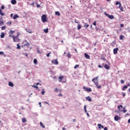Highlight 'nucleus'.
<instances>
[{
    "instance_id": "nucleus-1",
    "label": "nucleus",
    "mask_w": 130,
    "mask_h": 130,
    "mask_svg": "<svg viewBox=\"0 0 130 130\" xmlns=\"http://www.w3.org/2000/svg\"><path fill=\"white\" fill-rule=\"evenodd\" d=\"M92 82H93L98 89H101V85H98V77L92 79Z\"/></svg>"
},
{
    "instance_id": "nucleus-2",
    "label": "nucleus",
    "mask_w": 130,
    "mask_h": 130,
    "mask_svg": "<svg viewBox=\"0 0 130 130\" xmlns=\"http://www.w3.org/2000/svg\"><path fill=\"white\" fill-rule=\"evenodd\" d=\"M19 36H20L19 32H17L16 36H13L12 38L13 39L14 42H19L20 41V39L19 38Z\"/></svg>"
},
{
    "instance_id": "nucleus-3",
    "label": "nucleus",
    "mask_w": 130,
    "mask_h": 130,
    "mask_svg": "<svg viewBox=\"0 0 130 130\" xmlns=\"http://www.w3.org/2000/svg\"><path fill=\"white\" fill-rule=\"evenodd\" d=\"M122 105H120L118 106V109L120 111H122L123 112V113H125V112H126L127 110H125V108H123V110H121V108H122Z\"/></svg>"
},
{
    "instance_id": "nucleus-4",
    "label": "nucleus",
    "mask_w": 130,
    "mask_h": 130,
    "mask_svg": "<svg viewBox=\"0 0 130 130\" xmlns=\"http://www.w3.org/2000/svg\"><path fill=\"white\" fill-rule=\"evenodd\" d=\"M42 21L43 23H45L47 21V17L46 15H43L42 16Z\"/></svg>"
},
{
    "instance_id": "nucleus-5",
    "label": "nucleus",
    "mask_w": 130,
    "mask_h": 130,
    "mask_svg": "<svg viewBox=\"0 0 130 130\" xmlns=\"http://www.w3.org/2000/svg\"><path fill=\"white\" fill-rule=\"evenodd\" d=\"M105 16H106L107 17H108V18H109V19H110L111 20H112L113 19H114V16H113V15H109L108 14H107V13L105 12Z\"/></svg>"
},
{
    "instance_id": "nucleus-6",
    "label": "nucleus",
    "mask_w": 130,
    "mask_h": 130,
    "mask_svg": "<svg viewBox=\"0 0 130 130\" xmlns=\"http://www.w3.org/2000/svg\"><path fill=\"white\" fill-rule=\"evenodd\" d=\"M14 33H15V30H10V31L9 32V37H12L14 36V35H13V34H14Z\"/></svg>"
},
{
    "instance_id": "nucleus-7",
    "label": "nucleus",
    "mask_w": 130,
    "mask_h": 130,
    "mask_svg": "<svg viewBox=\"0 0 130 130\" xmlns=\"http://www.w3.org/2000/svg\"><path fill=\"white\" fill-rule=\"evenodd\" d=\"M51 62L53 63V64H58V61H57V59H53L51 61Z\"/></svg>"
},
{
    "instance_id": "nucleus-8",
    "label": "nucleus",
    "mask_w": 130,
    "mask_h": 130,
    "mask_svg": "<svg viewBox=\"0 0 130 130\" xmlns=\"http://www.w3.org/2000/svg\"><path fill=\"white\" fill-rule=\"evenodd\" d=\"M83 89H85L86 90V91H87L88 92H92V89H91V88H86V87L83 86Z\"/></svg>"
},
{
    "instance_id": "nucleus-9",
    "label": "nucleus",
    "mask_w": 130,
    "mask_h": 130,
    "mask_svg": "<svg viewBox=\"0 0 130 130\" xmlns=\"http://www.w3.org/2000/svg\"><path fill=\"white\" fill-rule=\"evenodd\" d=\"M118 48H116L113 49V53L114 54H117V52L118 51Z\"/></svg>"
},
{
    "instance_id": "nucleus-10",
    "label": "nucleus",
    "mask_w": 130,
    "mask_h": 130,
    "mask_svg": "<svg viewBox=\"0 0 130 130\" xmlns=\"http://www.w3.org/2000/svg\"><path fill=\"white\" fill-rule=\"evenodd\" d=\"M114 119L116 121H118V120H120V118L118 115H116L114 117Z\"/></svg>"
},
{
    "instance_id": "nucleus-11",
    "label": "nucleus",
    "mask_w": 130,
    "mask_h": 130,
    "mask_svg": "<svg viewBox=\"0 0 130 130\" xmlns=\"http://www.w3.org/2000/svg\"><path fill=\"white\" fill-rule=\"evenodd\" d=\"M98 128L99 129H101V128H104V126L103 125H102V124L99 123L98 124Z\"/></svg>"
},
{
    "instance_id": "nucleus-12",
    "label": "nucleus",
    "mask_w": 130,
    "mask_h": 130,
    "mask_svg": "<svg viewBox=\"0 0 130 130\" xmlns=\"http://www.w3.org/2000/svg\"><path fill=\"white\" fill-rule=\"evenodd\" d=\"M5 24L4 20H3V17L0 19V26H3Z\"/></svg>"
},
{
    "instance_id": "nucleus-13",
    "label": "nucleus",
    "mask_w": 130,
    "mask_h": 130,
    "mask_svg": "<svg viewBox=\"0 0 130 130\" xmlns=\"http://www.w3.org/2000/svg\"><path fill=\"white\" fill-rule=\"evenodd\" d=\"M64 78V76H60L58 77V81L60 83H61V82H62V79Z\"/></svg>"
},
{
    "instance_id": "nucleus-14",
    "label": "nucleus",
    "mask_w": 130,
    "mask_h": 130,
    "mask_svg": "<svg viewBox=\"0 0 130 130\" xmlns=\"http://www.w3.org/2000/svg\"><path fill=\"white\" fill-rule=\"evenodd\" d=\"M104 68L106 69V70H110V67L107 65V64L104 65Z\"/></svg>"
},
{
    "instance_id": "nucleus-15",
    "label": "nucleus",
    "mask_w": 130,
    "mask_h": 130,
    "mask_svg": "<svg viewBox=\"0 0 130 130\" xmlns=\"http://www.w3.org/2000/svg\"><path fill=\"white\" fill-rule=\"evenodd\" d=\"M85 58H86V59H89L90 58V55L87 54V53H84Z\"/></svg>"
},
{
    "instance_id": "nucleus-16",
    "label": "nucleus",
    "mask_w": 130,
    "mask_h": 130,
    "mask_svg": "<svg viewBox=\"0 0 130 130\" xmlns=\"http://www.w3.org/2000/svg\"><path fill=\"white\" fill-rule=\"evenodd\" d=\"M38 85H39V83H37L35 85H32L31 87H32V88H36V89H38Z\"/></svg>"
},
{
    "instance_id": "nucleus-17",
    "label": "nucleus",
    "mask_w": 130,
    "mask_h": 130,
    "mask_svg": "<svg viewBox=\"0 0 130 130\" xmlns=\"http://www.w3.org/2000/svg\"><path fill=\"white\" fill-rule=\"evenodd\" d=\"M86 100H87V101H89V102H91L92 101V99H91V98H90V96H87L86 98Z\"/></svg>"
},
{
    "instance_id": "nucleus-18",
    "label": "nucleus",
    "mask_w": 130,
    "mask_h": 130,
    "mask_svg": "<svg viewBox=\"0 0 130 130\" xmlns=\"http://www.w3.org/2000/svg\"><path fill=\"white\" fill-rule=\"evenodd\" d=\"M11 4L12 5H16L17 4V1H16V0H12Z\"/></svg>"
},
{
    "instance_id": "nucleus-19",
    "label": "nucleus",
    "mask_w": 130,
    "mask_h": 130,
    "mask_svg": "<svg viewBox=\"0 0 130 130\" xmlns=\"http://www.w3.org/2000/svg\"><path fill=\"white\" fill-rule=\"evenodd\" d=\"M22 122H23V123L27 122V120H26V118H22Z\"/></svg>"
},
{
    "instance_id": "nucleus-20",
    "label": "nucleus",
    "mask_w": 130,
    "mask_h": 130,
    "mask_svg": "<svg viewBox=\"0 0 130 130\" xmlns=\"http://www.w3.org/2000/svg\"><path fill=\"white\" fill-rule=\"evenodd\" d=\"M18 18H19V16H18V15H17V14L14 15L13 16L14 20H16V19H17Z\"/></svg>"
},
{
    "instance_id": "nucleus-21",
    "label": "nucleus",
    "mask_w": 130,
    "mask_h": 130,
    "mask_svg": "<svg viewBox=\"0 0 130 130\" xmlns=\"http://www.w3.org/2000/svg\"><path fill=\"white\" fill-rule=\"evenodd\" d=\"M40 124L41 126H42V127H43V128H45V126L44 125L43 123H42V122H40Z\"/></svg>"
},
{
    "instance_id": "nucleus-22",
    "label": "nucleus",
    "mask_w": 130,
    "mask_h": 130,
    "mask_svg": "<svg viewBox=\"0 0 130 130\" xmlns=\"http://www.w3.org/2000/svg\"><path fill=\"white\" fill-rule=\"evenodd\" d=\"M9 86H10V87H14V83H13L12 82H9Z\"/></svg>"
},
{
    "instance_id": "nucleus-23",
    "label": "nucleus",
    "mask_w": 130,
    "mask_h": 130,
    "mask_svg": "<svg viewBox=\"0 0 130 130\" xmlns=\"http://www.w3.org/2000/svg\"><path fill=\"white\" fill-rule=\"evenodd\" d=\"M34 63L35 64H38V61H37V59H34Z\"/></svg>"
},
{
    "instance_id": "nucleus-24",
    "label": "nucleus",
    "mask_w": 130,
    "mask_h": 130,
    "mask_svg": "<svg viewBox=\"0 0 130 130\" xmlns=\"http://www.w3.org/2000/svg\"><path fill=\"white\" fill-rule=\"evenodd\" d=\"M55 14L56 16H60V13H59V12H58V11H56V12H55Z\"/></svg>"
},
{
    "instance_id": "nucleus-25",
    "label": "nucleus",
    "mask_w": 130,
    "mask_h": 130,
    "mask_svg": "<svg viewBox=\"0 0 130 130\" xmlns=\"http://www.w3.org/2000/svg\"><path fill=\"white\" fill-rule=\"evenodd\" d=\"M1 38H5V32L1 33Z\"/></svg>"
},
{
    "instance_id": "nucleus-26",
    "label": "nucleus",
    "mask_w": 130,
    "mask_h": 130,
    "mask_svg": "<svg viewBox=\"0 0 130 130\" xmlns=\"http://www.w3.org/2000/svg\"><path fill=\"white\" fill-rule=\"evenodd\" d=\"M0 15L3 16H5V13L3 12L1 9H0Z\"/></svg>"
},
{
    "instance_id": "nucleus-27",
    "label": "nucleus",
    "mask_w": 130,
    "mask_h": 130,
    "mask_svg": "<svg viewBox=\"0 0 130 130\" xmlns=\"http://www.w3.org/2000/svg\"><path fill=\"white\" fill-rule=\"evenodd\" d=\"M123 38H124V36L123 35L120 36V40H123Z\"/></svg>"
},
{
    "instance_id": "nucleus-28",
    "label": "nucleus",
    "mask_w": 130,
    "mask_h": 130,
    "mask_svg": "<svg viewBox=\"0 0 130 130\" xmlns=\"http://www.w3.org/2000/svg\"><path fill=\"white\" fill-rule=\"evenodd\" d=\"M82 28V26L80 24H78L77 26L78 30H80Z\"/></svg>"
},
{
    "instance_id": "nucleus-29",
    "label": "nucleus",
    "mask_w": 130,
    "mask_h": 130,
    "mask_svg": "<svg viewBox=\"0 0 130 130\" xmlns=\"http://www.w3.org/2000/svg\"><path fill=\"white\" fill-rule=\"evenodd\" d=\"M125 89H127V86H126V85L123 86V87L122 88V91H124V90H125Z\"/></svg>"
},
{
    "instance_id": "nucleus-30",
    "label": "nucleus",
    "mask_w": 130,
    "mask_h": 130,
    "mask_svg": "<svg viewBox=\"0 0 130 130\" xmlns=\"http://www.w3.org/2000/svg\"><path fill=\"white\" fill-rule=\"evenodd\" d=\"M84 109L85 113H87V107L86 106V105L84 106Z\"/></svg>"
},
{
    "instance_id": "nucleus-31",
    "label": "nucleus",
    "mask_w": 130,
    "mask_h": 130,
    "mask_svg": "<svg viewBox=\"0 0 130 130\" xmlns=\"http://www.w3.org/2000/svg\"><path fill=\"white\" fill-rule=\"evenodd\" d=\"M44 32H45V33H48V28L44 29Z\"/></svg>"
},
{
    "instance_id": "nucleus-32",
    "label": "nucleus",
    "mask_w": 130,
    "mask_h": 130,
    "mask_svg": "<svg viewBox=\"0 0 130 130\" xmlns=\"http://www.w3.org/2000/svg\"><path fill=\"white\" fill-rule=\"evenodd\" d=\"M88 26H89V24H88L87 23H85L84 27H85V28H88Z\"/></svg>"
},
{
    "instance_id": "nucleus-33",
    "label": "nucleus",
    "mask_w": 130,
    "mask_h": 130,
    "mask_svg": "<svg viewBox=\"0 0 130 130\" xmlns=\"http://www.w3.org/2000/svg\"><path fill=\"white\" fill-rule=\"evenodd\" d=\"M6 26H4L2 27V30H6Z\"/></svg>"
},
{
    "instance_id": "nucleus-34",
    "label": "nucleus",
    "mask_w": 130,
    "mask_h": 130,
    "mask_svg": "<svg viewBox=\"0 0 130 130\" xmlns=\"http://www.w3.org/2000/svg\"><path fill=\"white\" fill-rule=\"evenodd\" d=\"M54 91L56 92V93H57L58 92V89L57 88H55V90H54Z\"/></svg>"
},
{
    "instance_id": "nucleus-35",
    "label": "nucleus",
    "mask_w": 130,
    "mask_h": 130,
    "mask_svg": "<svg viewBox=\"0 0 130 130\" xmlns=\"http://www.w3.org/2000/svg\"><path fill=\"white\" fill-rule=\"evenodd\" d=\"M67 56H68V58H70V57H71V54H70V53H68Z\"/></svg>"
},
{
    "instance_id": "nucleus-36",
    "label": "nucleus",
    "mask_w": 130,
    "mask_h": 130,
    "mask_svg": "<svg viewBox=\"0 0 130 130\" xmlns=\"http://www.w3.org/2000/svg\"><path fill=\"white\" fill-rule=\"evenodd\" d=\"M17 49H21V47L20 46V45H19V44H18L17 45Z\"/></svg>"
},
{
    "instance_id": "nucleus-37",
    "label": "nucleus",
    "mask_w": 130,
    "mask_h": 130,
    "mask_svg": "<svg viewBox=\"0 0 130 130\" xmlns=\"http://www.w3.org/2000/svg\"><path fill=\"white\" fill-rule=\"evenodd\" d=\"M79 64L75 65V66L74 67V69H78V68H79Z\"/></svg>"
},
{
    "instance_id": "nucleus-38",
    "label": "nucleus",
    "mask_w": 130,
    "mask_h": 130,
    "mask_svg": "<svg viewBox=\"0 0 130 130\" xmlns=\"http://www.w3.org/2000/svg\"><path fill=\"white\" fill-rule=\"evenodd\" d=\"M24 45H25V46H27L28 47V46H30V44H29V43H27Z\"/></svg>"
},
{
    "instance_id": "nucleus-39",
    "label": "nucleus",
    "mask_w": 130,
    "mask_h": 130,
    "mask_svg": "<svg viewBox=\"0 0 130 130\" xmlns=\"http://www.w3.org/2000/svg\"><path fill=\"white\" fill-rule=\"evenodd\" d=\"M7 24H8L9 25H12V22H11V21H8V22H7Z\"/></svg>"
},
{
    "instance_id": "nucleus-40",
    "label": "nucleus",
    "mask_w": 130,
    "mask_h": 130,
    "mask_svg": "<svg viewBox=\"0 0 130 130\" xmlns=\"http://www.w3.org/2000/svg\"><path fill=\"white\" fill-rule=\"evenodd\" d=\"M120 82H121V83H122V84H124V81L123 80H121L120 81Z\"/></svg>"
},
{
    "instance_id": "nucleus-41",
    "label": "nucleus",
    "mask_w": 130,
    "mask_h": 130,
    "mask_svg": "<svg viewBox=\"0 0 130 130\" xmlns=\"http://www.w3.org/2000/svg\"><path fill=\"white\" fill-rule=\"evenodd\" d=\"M51 53V52H50V53H48L47 54V57H49V56H50V54Z\"/></svg>"
},
{
    "instance_id": "nucleus-42",
    "label": "nucleus",
    "mask_w": 130,
    "mask_h": 130,
    "mask_svg": "<svg viewBox=\"0 0 130 130\" xmlns=\"http://www.w3.org/2000/svg\"><path fill=\"white\" fill-rule=\"evenodd\" d=\"M98 67L100 69H103V67L101 66V65H99Z\"/></svg>"
},
{
    "instance_id": "nucleus-43",
    "label": "nucleus",
    "mask_w": 130,
    "mask_h": 130,
    "mask_svg": "<svg viewBox=\"0 0 130 130\" xmlns=\"http://www.w3.org/2000/svg\"><path fill=\"white\" fill-rule=\"evenodd\" d=\"M4 9H5V6H4V5H2L1 6V10H4Z\"/></svg>"
},
{
    "instance_id": "nucleus-44",
    "label": "nucleus",
    "mask_w": 130,
    "mask_h": 130,
    "mask_svg": "<svg viewBox=\"0 0 130 130\" xmlns=\"http://www.w3.org/2000/svg\"><path fill=\"white\" fill-rule=\"evenodd\" d=\"M58 96H59V97H62V94L61 93H59V94H58Z\"/></svg>"
},
{
    "instance_id": "nucleus-45",
    "label": "nucleus",
    "mask_w": 130,
    "mask_h": 130,
    "mask_svg": "<svg viewBox=\"0 0 130 130\" xmlns=\"http://www.w3.org/2000/svg\"><path fill=\"white\" fill-rule=\"evenodd\" d=\"M44 93H45V91H44V90H43L41 93L42 95H44Z\"/></svg>"
},
{
    "instance_id": "nucleus-46",
    "label": "nucleus",
    "mask_w": 130,
    "mask_h": 130,
    "mask_svg": "<svg viewBox=\"0 0 130 130\" xmlns=\"http://www.w3.org/2000/svg\"><path fill=\"white\" fill-rule=\"evenodd\" d=\"M120 10L122 11V12H123V7H120Z\"/></svg>"
},
{
    "instance_id": "nucleus-47",
    "label": "nucleus",
    "mask_w": 130,
    "mask_h": 130,
    "mask_svg": "<svg viewBox=\"0 0 130 130\" xmlns=\"http://www.w3.org/2000/svg\"><path fill=\"white\" fill-rule=\"evenodd\" d=\"M119 2H118V1H117L115 5H116V6H117V5H119Z\"/></svg>"
},
{
    "instance_id": "nucleus-48",
    "label": "nucleus",
    "mask_w": 130,
    "mask_h": 130,
    "mask_svg": "<svg viewBox=\"0 0 130 130\" xmlns=\"http://www.w3.org/2000/svg\"><path fill=\"white\" fill-rule=\"evenodd\" d=\"M86 115H87L88 117H89L90 116V115H89V113L86 112Z\"/></svg>"
},
{
    "instance_id": "nucleus-49",
    "label": "nucleus",
    "mask_w": 130,
    "mask_h": 130,
    "mask_svg": "<svg viewBox=\"0 0 130 130\" xmlns=\"http://www.w3.org/2000/svg\"><path fill=\"white\" fill-rule=\"evenodd\" d=\"M123 26H124L123 24H120V28L123 27Z\"/></svg>"
},
{
    "instance_id": "nucleus-50",
    "label": "nucleus",
    "mask_w": 130,
    "mask_h": 130,
    "mask_svg": "<svg viewBox=\"0 0 130 130\" xmlns=\"http://www.w3.org/2000/svg\"><path fill=\"white\" fill-rule=\"evenodd\" d=\"M93 25H94V26H96V21H94V22L93 23Z\"/></svg>"
},
{
    "instance_id": "nucleus-51",
    "label": "nucleus",
    "mask_w": 130,
    "mask_h": 130,
    "mask_svg": "<svg viewBox=\"0 0 130 130\" xmlns=\"http://www.w3.org/2000/svg\"><path fill=\"white\" fill-rule=\"evenodd\" d=\"M75 23H76V24H79V22L77 21V20H75Z\"/></svg>"
},
{
    "instance_id": "nucleus-52",
    "label": "nucleus",
    "mask_w": 130,
    "mask_h": 130,
    "mask_svg": "<svg viewBox=\"0 0 130 130\" xmlns=\"http://www.w3.org/2000/svg\"><path fill=\"white\" fill-rule=\"evenodd\" d=\"M30 5L31 6H34V5H35V3H34V2H32Z\"/></svg>"
},
{
    "instance_id": "nucleus-53",
    "label": "nucleus",
    "mask_w": 130,
    "mask_h": 130,
    "mask_svg": "<svg viewBox=\"0 0 130 130\" xmlns=\"http://www.w3.org/2000/svg\"><path fill=\"white\" fill-rule=\"evenodd\" d=\"M37 8H40V5L37 4Z\"/></svg>"
},
{
    "instance_id": "nucleus-54",
    "label": "nucleus",
    "mask_w": 130,
    "mask_h": 130,
    "mask_svg": "<svg viewBox=\"0 0 130 130\" xmlns=\"http://www.w3.org/2000/svg\"><path fill=\"white\" fill-rule=\"evenodd\" d=\"M39 105H40V107H41V102L39 103Z\"/></svg>"
},
{
    "instance_id": "nucleus-55",
    "label": "nucleus",
    "mask_w": 130,
    "mask_h": 130,
    "mask_svg": "<svg viewBox=\"0 0 130 130\" xmlns=\"http://www.w3.org/2000/svg\"><path fill=\"white\" fill-rule=\"evenodd\" d=\"M119 8H121V4H119Z\"/></svg>"
},
{
    "instance_id": "nucleus-56",
    "label": "nucleus",
    "mask_w": 130,
    "mask_h": 130,
    "mask_svg": "<svg viewBox=\"0 0 130 130\" xmlns=\"http://www.w3.org/2000/svg\"><path fill=\"white\" fill-rule=\"evenodd\" d=\"M3 54H4V53H3V52H0V55H3Z\"/></svg>"
},
{
    "instance_id": "nucleus-57",
    "label": "nucleus",
    "mask_w": 130,
    "mask_h": 130,
    "mask_svg": "<svg viewBox=\"0 0 130 130\" xmlns=\"http://www.w3.org/2000/svg\"><path fill=\"white\" fill-rule=\"evenodd\" d=\"M114 44H115V42H113L112 43V45H114Z\"/></svg>"
},
{
    "instance_id": "nucleus-58",
    "label": "nucleus",
    "mask_w": 130,
    "mask_h": 130,
    "mask_svg": "<svg viewBox=\"0 0 130 130\" xmlns=\"http://www.w3.org/2000/svg\"><path fill=\"white\" fill-rule=\"evenodd\" d=\"M104 130H108V128H107V127H105L104 128Z\"/></svg>"
},
{
    "instance_id": "nucleus-59",
    "label": "nucleus",
    "mask_w": 130,
    "mask_h": 130,
    "mask_svg": "<svg viewBox=\"0 0 130 130\" xmlns=\"http://www.w3.org/2000/svg\"><path fill=\"white\" fill-rule=\"evenodd\" d=\"M127 87H130V84H129V83L127 84Z\"/></svg>"
},
{
    "instance_id": "nucleus-60",
    "label": "nucleus",
    "mask_w": 130,
    "mask_h": 130,
    "mask_svg": "<svg viewBox=\"0 0 130 130\" xmlns=\"http://www.w3.org/2000/svg\"><path fill=\"white\" fill-rule=\"evenodd\" d=\"M73 121L74 122H76V119H73Z\"/></svg>"
},
{
    "instance_id": "nucleus-61",
    "label": "nucleus",
    "mask_w": 130,
    "mask_h": 130,
    "mask_svg": "<svg viewBox=\"0 0 130 130\" xmlns=\"http://www.w3.org/2000/svg\"><path fill=\"white\" fill-rule=\"evenodd\" d=\"M125 96V93H123V97H124Z\"/></svg>"
},
{
    "instance_id": "nucleus-62",
    "label": "nucleus",
    "mask_w": 130,
    "mask_h": 130,
    "mask_svg": "<svg viewBox=\"0 0 130 130\" xmlns=\"http://www.w3.org/2000/svg\"><path fill=\"white\" fill-rule=\"evenodd\" d=\"M11 18H13V14H11L10 15Z\"/></svg>"
},
{
    "instance_id": "nucleus-63",
    "label": "nucleus",
    "mask_w": 130,
    "mask_h": 130,
    "mask_svg": "<svg viewBox=\"0 0 130 130\" xmlns=\"http://www.w3.org/2000/svg\"><path fill=\"white\" fill-rule=\"evenodd\" d=\"M62 130H66V128L62 127Z\"/></svg>"
},
{
    "instance_id": "nucleus-64",
    "label": "nucleus",
    "mask_w": 130,
    "mask_h": 130,
    "mask_svg": "<svg viewBox=\"0 0 130 130\" xmlns=\"http://www.w3.org/2000/svg\"><path fill=\"white\" fill-rule=\"evenodd\" d=\"M128 122H129V123H130V119H129L128 120Z\"/></svg>"
}]
</instances>
